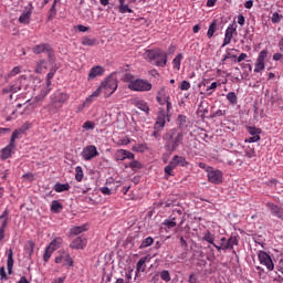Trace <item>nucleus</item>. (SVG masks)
Returning a JSON list of instances; mask_svg holds the SVG:
<instances>
[{"mask_svg":"<svg viewBox=\"0 0 283 283\" xmlns=\"http://www.w3.org/2000/svg\"><path fill=\"white\" fill-rule=\"evenodd\" d=\"M164 148L166 151L174 154V151L182 145V140H185V133L178 132V128H171L164 135Z\"/></svg>","mask_w":283,"mask_h":283,"instance_id":"1","label":"nucleus"},{"mask_svg":"<svg viewBox=\"0 0 283 283\" xmlns=\"http://www.w3.org/2000/svg\"><path fill=\"white\" fill-rule=\"evenodd\" d=\"M144 56L148 63L157 67H165V65H167V53L163 52L160 49L147 50Z\"/></svg>","mask_w":283,"mask_h":283,"instance_id":"2","label":"nucleus"},{"mask_svg":"<svg viewBox=\"0 0 283 283\" xmlns=\"http://www.w3.org/2000/svg\"><path fill=\"white\" fill-rule=\"evenodd\" d=\"M116 90H118V80L114 76H108L104 82H102L97 92H99V94H104L105 98H109Z\"/></svg>","mask_w":283,"mask_h":283,"instance_id":"3","label":"nucleus"},{"mask_svg":"<svg viewBox=\"0 0 283 283\" xmlns=\"http://www.w3.org/2000/svg\"><path fill=\"white\" fill-rule=\"evenodd\" d=\"M151 83L143 78H136L128 84V90H132L133 92H151Z\"/></svg>","mask_w":283,"mask_h":283,"instance_id":"4","label":"nucleus"},{"mask_svg":"<svg viewBox=\"0 0 283 283\" xmlns=\"http://www.w3.org/2000/svg\"><path fill=\"white\" fill-rule=\"evenodd\" d=\"M33 54H48V59L50 63H54V50H52V45L48 43H42L34 45L32 49Z\"/></svg>","mask_w":283,"mask_h":283,"instance_id":"5","label":"nucleus"},{"mask_svg":"<svg viewBox=\"0 0 283 283\" xmlns=\"http://www.w3.org/2000/svg\"><path fill=\"white\" fill-rule=\"evenodd\" d=\"M55 264H62V266H74V259L70 252L60 250L54 259Z\"/></svg>","mask_w":283,"mask_h":283,"instance_id":"6","label":"nucleus"},{"mask_svg":"<svg viewBox=\"0 0 283 283\" xmlns=\"http://www.w3.org/2000/svg\"><path fill=\"white\" fill-rule=\"evenodd\" d=\"M67 101H70V95L67 93H63L61 91H55L51 95V103L55 106L57 105L59 107H63V105H65V103H67Z\"/></svg>","mask_w":283,"mask_h":283,"instance_id":"7","label":"nucleus"},{"mask_svg":"<svg viewBox=\"0 0 283 283\" xmlns=\"http://www.w3.org/2000/svg\"><path fill=\"white\" fill-rule=\"evenodd\" d=\"M258 259H259L260 264H262V266L266 268L268 271H273V269H275L273 259H271V255H269V253H266L265 251L260 250L258 252Z\"/></svg>","mask_w":283,"mask_h":283,"instance_id":"8","label":"nucleus"},{"mask_svg":"<svg viewBox=\"0 0 283 283\" xmlns=\"http://www.w3.org/2000/svg\"><path fill=\"white\" fill-rule=\"evenodd\" d=\"M81 156L83 160H86V161L94 160V158L98 156V148H96L95 145H88L83 148Z\"/></svg>","mask_w":283,"mask_h":283,"instance_id":"9","label":"nucleus"},{"mask_svg":"<svg viewBox=\"0 0 283 283\" xmlns=\"http://www.w3.org/2000/svg\"><path fill=\"white\" fill-rule=\"evenodd\" d=\"M266 56H269V52L266 50H263L259 53V56L255 62L254 72L256 74H260V72H264L266 65L264 61H266Z\"/></svg>","mask_w":283,"mask_h":283,"instance_id":"10","label":"nucleus"},{"mask_svg":"<svg viewBox=\"0 0 283 283\" xmlns=\"http://www.w3.org/2000/svg\"><path fill=\"white\" fill-rule=\"evenodd\" d=\"M238 30V25L235 24H230L224 33V40H223V44L222 48H227V45H229L233 39V34H235Z\"/></svg>","mask_w":283,"mask_h":283,"instance_id":"11","label":"nucleus"},{"mask_svg":"<svg viewBox=\"0 0 283 283\" xmlns=\"http://www.w3.org/2000/svg\"><path fill=\"white\" fill-rule=\"evenodd\" d=\"M265 207L269 209L270 213L274 216V218H279V220H283V208L273 203L268 202Z\"/></svg>","mask_w":283,"mask_h":283,"instance_id":"12","label":"nucleus"},{"mask_svg":"<svg viewBox=\"0 0 283 283\" xmlns=\"http://www.w3.org/2000/svg\"><path fill=\"white\" fill-rule=\"evenodd\" d=\"M222 171L220 170H208V180L212 185H220L222 182Z\"/></svg>","mask_w":283,"mask_h":283,"instance_id":"13","label":"nucleus"},{"mask_svg":"<svg viewBox=\"0 0 283 283\" xmlns=\"http://www.w3.org/2000/svg\"><path fill=\"white\" fill-rule=\"evenodd\" d=\"M8 216H10V210L6 209L0 216V220H2V226L0 228V242L6 238V229L8 227Z\"/></svg>","mask_w":283,"mask_h":283,"instance_id":"14","label":"nucleus"},{"mask_svg":"<svg viewBox=\"0 0 283 283\" xmlns=\"http://www.w3.org/2000/svg\"><path fill=\"white\" fill-rule=\"evenodd\" d=\"M105 74V67L101 65L93 66L88 72L87 81H94V78L98 76H103Z\"/></svg>","mask_w":283,"mask_h":283,"instance_id":"15","label":"nucleus"},{"mask_svg":"<svg viewBox=\"0 0 283 283\" xmlns=\"http://www.w3.org/2000/svg\"><path fill=\"white\" fill-rule=\"evenodd\" d=\"M14 149H17V144L9 142V145L1 149V160H8V158L12 156Z\"/></svg>","mask_w":283,"mask_h":283,"instance_id":"16","label":"nucleus"},{"mask_svg":"<svg viewBox=\"0 0 283 283\" xmlns=\"http://www.w3.org/2000/svg\"><path fill=\"white\" fill-rule=\"evenodd\" d=\"M70 247L75 250L85 249L87 247V239L85 237H77Z\"/></svg>","mask_w":283,"mask_h":283,"instance_id":"17","label":"nucleus"},{"mask_svg":"<svg viewBox=\"0 0 283 283\" xmlns=\"http://www.w3.org/2000/svg\"><path fill=\"white\" fill-rule=\"evenodd\" d=\"M7 255H8V259H7L8 273L9 275H12V269L14 266V252L12 251V249L8 251Z\"/></svg>","mask_w":283,"mask_h":283,"instance_id":"18","label":"nucleus"},{"mask_svg":"<svg viewBox=\"0 0 283 283\" xmlns=\"http://www.w3.org/2000/svg\"><path fill=\"white\" fill-rule=\"evenodd\" d=\"M177 167L178 165L176 164V160L172 157L169 164L164 169L166 178H169V176H174V169H177Z\"/></svg>","mask_w":283,"mask_h":283,"instance_id":"19","label":"nucleus"},{"mask_svg":"<svg viewBox=\"0 0 283 283\" xmlns=\"http://www.w3.org/2000/svg\"><path fill=\"white\" fill-rule=\"evenodd\" d=\"M61 247H63V238H61V237H56L48 245V248L51 251H57V249H61Z\"/></svg>","mask_w":283,"mask_h":283,"instance_id":"20","label":"nucleus"},{"mask_svg":"<svg viewBox=\"0 0 283 283\" xmlns=\"http://www.w3.org/2000/svg\"><path fill=\"white\" fill-rule=\"evenodd\" d=\"M166 118L167 116L165 115V112H160L157 116L154 127H159L161 129H165V125L167 123Z\"/></svg>","mask_w":283,"mask_h":283,"instance_id":"21","label":"nucleus"},{"mask_svg":"<svg viewBox=\"0 0 283 283\" xmlns=\"http://www.w3.org/2000/svg\"><path fill=\"white\" fill-rule=\"evenodd\" d=\"M25 130H28V125H23V127H21L20 129L13 130L11 138H10V143L15 145L17 138H19V136H21V134H24Z\"/></svg>","mask_w":283,"mask_h":283,"instance_id":"22","label":"nucleus"},{"mask_svg":"<svg viewBox=\"0 0 283 283\" xmlns=\"http://www.w3.org/2000/svg\"><path fill=\"white\" fill-rule=\"evenodd\" d=\"M146 263H147V256L139 259V261L136 264V277H138V273H140V271L145 273V269L147 266Z\"/></svg>","mask_w":283,"mask_h":283,"instance_id":"23","label":"nucleus"},{"mask_svg":"<svg viewBox=\"0 0 283 283\" xmlns=\"http://www.w3.org/2000/svg\"><path fill=\"white\" fill-rule=\"evenodd\" d=\"M238 243H239L238 237L232 235L224 243V249H227V251L233 250V247H238Z\"/></svg>","mask_w":283,"mask_h":283,"instance_id":"24","label":"nucleus"},{"mask_svg":"<svg viewBox=\"0 0 283 283\" xmlns=\"http://www.w3.org/2000/svg\"><path fill=\"white\" fill-rule=\"evenodd\" d=\"M45 70H48V61H45V60L38 61L36 66H35L36 74H43V72H45Z\"/></svg>","mask_w":283,"mask_h":283,"instance_id":"25","label":"nucleus"},{"mask_svg":"<svg viewBox=\"0 0 283 283\" xmlns=\"http://www.w3.org/2000/svg\"><path fill=\"white\" fill-rule=\"evenodd\" d=\"M172 158L177 167H187L189 165V161H187V158H185L184 156L175 155Z\"/></svg>","mask_w":283,"mask_h":283,"instance_id":"26","label":"nucleus"},{"mask_svg":"<svg viewBox=\"0 0 283 283\" xmlns=\"http://www.w3.org/2000/svg\"><path fill=\"white\" fill-rule=\"evenodd\" d=\"M218 30V20H213L211 24L209 25L207 36L208 39H212L213 34H216V31Z\"/></svg>","mask_w":283,"mask_h":283,"instance_id":"27","label":"nucleus"},{"mask_svg":"<svg viewBox=\"0 0 283 283\" xmlns=\"http://www.w3.org/2000/svg\"><path fill=\"white\" fill-rule=\"evenodd\" d=\"M54 191H56V193H63V191H70V184L57 182L54 185Z\"/></svg>","mask_w":283,"mask_h":283,"instance_id":"28","label":"nucleus"},{"mask_svg":"<svg viewBox=\"0 0 283 283\" xmlns=\"http://www.w3.org/2000/svg\"><path fill=\"white\" fill-rule=\"evenodd\" d=\"M17 92H21V84H13L9 87L3 88V94H17Z\"/></svg>","mask_w":283,"mask_h":283,"instance_id":"29","label":"nucleus"},{"mask_svg":"<svg viewBox=\"0 0 283 283\" xmlns=\"http://www.w3.org/2000/svg\"><path fill=\"white\" fill-rule=\"evenodd\" d=\"M87 231V228L85 226H77L73 227L70 230L71 235H81V233H85Z\"/></svg>","mask_w":283,"mask_h":283,"instance_id":"30","label":"nucleus"},{"mask_svg":"<svg viewBox=\"0 0 283 283\" xmlns=\"http://www.w3.org/2000/svg\"><path fill=\"white\" fill-rule=\"evenodd\" d=\"M202 240L205 242H208L209 244H213L216 242V235L213 233H211V231L207 230L203 233Z\"/></svg>","mask_w":283,"mask_h":283,"instance_id":"31","label":"nucleus"},{"mask_svg":"<svg viewBox=\"0 0 283 283\" xmlns=\"http://www.w3.org/2000/svg\"><path fill=\"white\" fill-rule=\"evenodd\" d=\"M30 17H32V12L23 11L22 14L19 18L20 23H23L24 25H28V23H30Z\"/></svg>","mask_w":283,"mask_h":283,"instance_id":"32","label":"nucleus"},{"mask_svg":"<svg viewBox=\"0 0 283 283\" xmlns=\"http://www.w3.org/2000/svg\"><path fill=\"white\" fill-rule=\"evenodd\" d=\"M51 211L52 213H61V211H63V205L57 200H53L51 203Z\"/></svg>","mask_w":283,"mask_h":283,"instance_id":"33","label":"nucleus"},{"mask_svg":"<svg viewBox=\"0 0 283 283\" xmlns=\"http://www.w3.org/2000/svg\"><path fill=\"white\" fill-rule=\"evenodd\" d=\"M101 96L99 91H95L93 92V94H91L88 97L85 98L84 103L87 107H90V105H92V103H94V98H98Z\"/></svg>","mask_w":283,"mask_h":283,"instance_id":"34","label":"nucleus"},{"mask_svg":"<svg viewBox=\"0 0 283 283\" xmlns=\"http://www.w3.org/2000/svg\"><path fill=\"white\" fill-rule=\"evenodd\" d=\"M184 55L182 53H179L174 60H172V67L174 70L180 71V65L182 63Z\"/></svg>","mask_w":283,"mask_h":283,"instance_id":"35","label":"nucleus"},{"mask_svg":"<svg viewBox=\"0 0 283 283\" xmlns=\"http://www.w3.org/2000/svg\"><path fill=\"white\" fill-rule=\"evenodd\" d=\"M52 88H50V86H45L44 88H42L40 95L35 96V101L36 103H40V101H43V98H45V96H48L50 94Z\"/></svg>","mask_w":283,"mask_h":283,"instance_id":"36","label":"nucleus"},{"mask_svg":"<svg viewBox=\"0 0 283 283\" xmlns=\"http://www.w3.org/2000/svg\"><path fill=\"white\" fill-rule=\"evenodd\" d=\"M97 43L98 41L96 39H92L90 36H85L82 39V45H87L88 48L97 45Z\"/></svg>","mask_w":283,"mask_h":283,"instance_id":"37","label":"nucleus"},{"mask_svg":"<svg viewBox=\"0 0 283 283\" xmlns=\"http://www.w3.org/2000/svg\"><path fill=\"white\" fill-rule=\"evenodd\" d=\"M157 98H165V101H171V97L167 95V88L161 86L157 92Z\"/></svg>","mask_w":283,"mask_h":283,"instance_id":"38","label":"nucleus"},{"mask_svg":"<svg viewBox=\"0 0 283 283\" xmlns=\"http://www.w3.org/2000/svg\"><path fill=\"white\" fill-rule=\"evenodd\" d=\"M177 125H178L179 129H185V127H187V116L178 115Z\"/></svg>","mask_w":283,"mask_h":283,"instance_id":"39","label":"nucleus"},{"mask_svg":"<svg viewBox=\"0 0 283 283\" xmlns=\"http://www.w3.org/2000/svg\"><path fill=\"white\" fill-rule=\"evenodd\" d=\"M136 107L142 112H145V114H149V105H147L145 101L137 102Z\"/></svg>","mask_w":283,"mask_h":283,"instance_id":"40","label":"nucleus"},{"mask_svg":"<svg viewBox=\"0 0 283 283\" xmlns=\"http://www.w3.org/2000/svg\"><path fill=\"white\" fill-rule=\"evenodd\" d=\"M159 275L163 282H171V273H169V270H163L161 272H159Z\"/></svg>","mask_w":283,"mask_h":283,"instance_id":"41","label":"nucleus"},{"mask_svg":"<svg viewBox=\"0 0 283 283\" xmlns=\"http://www.w3.org/2000/svg\"><path fill=\"white\" fill-rule=\"evenodd\" d=\"M151 244H154V238L147 237L142 241L139 249H147V247H151Z\"/></svg>","mask_w":283,"mask_h":283,"instance_id":"42","label":"nucleus"},{"mask_svg":"<svg viewBox=\"0 0 283 283\" xmlns=\"http://www.w3.org/2000/svg\"><path fill=\"white\" fill-rule=\"evenodd\" d=\"M177 217H170V220H165L164 224L167 227V229H174L177 227L178 223H176Z\"/></svg>","mask_w":283,"mask_h":283,"instance_id":"43","label":"nucleus"},{"mask_svg":"<svg viewBox=\"0 0 283 283\" xmlns=\"http://www.w3.org/2000/svg\"><path fill=\"white\" fill-rule=\"evenodd\" d=\"M54 253L53 250H51L49 247L45 248L44 254H43V261L45 264L50 262V258H52V254Z\"/></svg>","mask_w":283,"mask_h":283,"instance_id":"44","label":"nucleus"},{"mask_svg":"<svg viewBox=\"0 0 283 283\" xmlns=\"http://www.w3.org/2000/svg\"><path fill=\"white\" fill-rule=\"evenodd\" d=\"M227 98L231 105H238V95H235V92L228 93Z\"/></svg>","mask_w":283,"mask_h":283,"instance_id":"45","label":"nucleus"},{"mask_svg":"<svg viewBox=\"0 0 283 283\" xmlns=\"http://www.w3.org/2000/svg\"><path fill=\"white\" fill-rule=\"evenodd\" d=\"M75 180H77V182H81L83 180V167L77 166L75 168Z\"/></svg>","mask_w":283,"mask_h":283,"instance_id":"46","label":"nucleus"},{"mask_svg":"<svg viewBox=\"0 0 283 283\" xmlns=\"http://www.w3.org/2000/svg\"><path fill=\"white\" fill-rule=\"evenodd\" d=\"M82 127L83 132H90V129H94V127H96V124L92 120H86Z\"/></svg>","mask_w":283,"mask_h":283,"instance_id":"47","label":"nucleus"},{"mask_svg":"<svg viewBox=\"0 0 283 283\" xmlns=\"http://www.w3.org/2000/svg\"><path fill=\"white\" fill-rule=\"evenodd\" d=\"M147 149V144H137L133 147V151H137L139 154H143Z\"/></svg>","mask_w":283,"mask_h":283,"instance_id":"48","label":"nucleus"},{"mask_svg":"<svg viewBox=\"0 0 283 283\" xmlns=\"http://www.w3.org/2000/svg\"><path fill=\"white\" fill-rule=\"evenodd\" d=\"M118 10H119V12H120V14H125V13H129V14H132L133 12H134V10H132L130 8H129V6H127V4H122V6H119L118 7Z\"/></svg>","mask_w":283,"mask_h":283,"instance_id":"49","label":"nucleus"},{"mask_svg":"<svg viewBox=\"0 0 283 283\" xmlns=\"http://www.w3.org/2000/svg\"><path fill=\"white\" fill-rule=\"evenodd\" d=\"M115 160H126L125 149H118L115 153Z\"/></svg>","mask_w":283,"mask_h":283,"instance_id":"50","label":"nucleus"},{"mask_svg":"<svg viewBox=\"0 0 283 283\" xmlns=\"http://www.w3.org/2000/svg\"><path fill=\"white\" fill-rule=\"evenodd\" d=\"M283 19V15L277 13V12H274L272 13V17H271V21L272 23H280Z\"/></svg>","mask_w":283,"mask_h":283,"instance_id":"51","label":"nucleus"},{"mask_svg":"<svg viewBox=\"0 0 283 283\" xmlns=\"http://www.w3.org/2000/svg\"><path fill=\"white\" fill-rule=\"evenodd\" d=\"M248 132L251 136H260V134H262V132L260 130V128H255L253 126H249L248 127Z\"/></svg>","mask_w":283,"mask_h":283,"instance_id":"52","label":"nucleus"},{"mask_svg":"<svg viewBox=\"0 0 283 283\" xmlns=\"http://www.w3.org/2000/svg\"><path fill=\"white\" fill-rule=\"evenodd\" d=\"M179 90H181V92H187L188 90H191V84L188 81H182Z\"/></svg>","mask_w":283,"mask_h":283,"instance_id":"53","label":"nucleus"},{"mask_svg":"<svg viewBox=\"0 0 283 283\" xmlns=\"http://www.w3.org/2000/svg\"><path fill=\"white\" fill-rule=\"evenodd\" d=\"M128 167H130V169H142L143 165L138 160H133L129 163Z\"/></svg>","mask_w":283,"mask_h":283,"instance_id":"54","label":"nucleus"},{"mask_svg":"<svg viewBox=\"0 0 283 283\" xmlns=\"http://www.w3.org/2000/svg\"><path fill=\"white\" fill-rule=\"evenodd\" d=\"M54 78V71H50L46 75V85L50 87L52 85V80Z\"/></svg>","mask_w":283,"mask_h":283,"instance_id":"55","label":"nucleus"},{"mask_svg":"<svg viewBox=\"0 0 283 283\" xmlns=\"http://www.w3.org/2000/svg\"><path fill=\"white\" fill-rule=\"evenodd\" d=\"M161 133H163V128L158 126H154V132H153L154 138H159Z\"/></svg>","mask_w":283,"mask_h":283,"instance_id":"56","label":"nucleus"},{"mask_svg":"<svg viewBox=\"0 0 283 283\" xmlns=\"http://www.w3.org/2000/svg\"><path fill=\"white\" fill-rule=\"evenodd\" d=\"M56 3H59V0L53 1V4L50 9V17H54L56 14Z\"/></svg>","mask_w":283,"mask_h":283,"instance_id":"57","label":"nucleus"},{"mask_svg":"<svg viewBox=\"0 0 283 283\" xmlns=\"http://www.w3.org/2000/svg\"><path fill=\"white\" fill-rule=\"evenodd\" d=\"M101 193H103V196H112V189L107 188V187H102L99 188Z\"/></svg>","mask_w":283,"mask_h":283,"instance_id":"58","label":"nucleus"},{"mask_svg":"<svg viewBox=\"0 0 283 283\" xmlns=\"http://www.w3.org/2000/svg\"><path fill=\"white\" fill-rule=\"evenodd\" d=\"M171 218H177V219L182 218V210H180V209L172 210Z\"/></svg>","mask_w":283,"mask_h":283,"instance_id":"59","label":"nucleus"},{"mask_svg":"<svg viewBox=\"0 0 283 283\" xmlns=\"http://www.w3.org/2000/svg\"><path fill=\"white\" fill-rule=\"evenodd\" d=\"M124 81H125V83H128V85H129V83H133L134 81H136L135 78H134V75H132V74H126L125 76H124Z\"/></svg>","mask_w":283,"mask_h":283,"instance_id":"60","label":"nucleus"},{"mask_svg":"<svg viewBox=\"0 0 283 283\" xmlns=\"http://www.w3.org/2000/svg\"><path fill=\"white\" fill-rule=\"evenodd\" d=\"M260 140V135H252V137L245 139V143H258Z\"/></svg>","mask_w":283,"mask_h":283,"instance_id":"61","label":"nucleus"},{"mask_svg":"<svg viewBox=\"0 0 283 283\" xmlns=\"http://www.w3.org/2000/svg\"><path fill=\"white\" fill-rule=\"evenodd\" d=\"M20 73H21V67L20 66H15L10 72V76H17V74H20Z\"/></svg>","mask_w":283,"mask_h":283,"instance_id":"62","label":"nucleus"},{"mask_svg":"<svg viewBox=\"0 0 283 283\" xmlns=\"http://www.w3.org/2000/svg\"><path fill=\"white\" fill-rule=\"evenodd\" d=\"M28 250L30 255H32V253H34V241H28Z\"/></svg>","mask_w":283,"mask_h":283,"instance_id":"63","label":"nucleus"},{"mask_svg":"<svg viewBox=\"0 0 283 283\" xmlns=\"http://www.w3.org/2000/svg\"><path fill=\"white\" fill-rule=\"evenodd\" d=\"M245 156H247V158L255 157V150H253V149H245Z\"/></svg>","mask_w":283,"mask_h":283,"instance_id":"64","label":"nucleus"}]
</instances>
